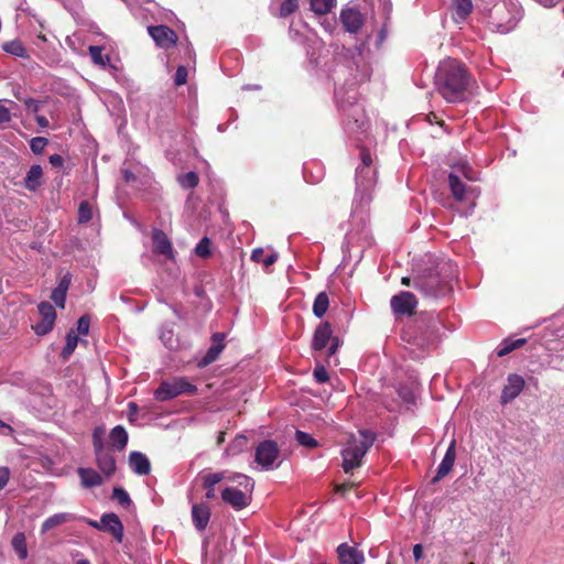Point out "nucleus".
I'll return each mask as SVG.
<instances>
[{"mask_svg": "<svg viewBox=\"0 0 564 564\" xmlns=\"http://www.w3.org/2000/svg\"><path fill=\"white\" fill-rule=\"evenodd\" d=\"M153 252L163 254L167 259L175 261V251L172 242L166 234L161 229H154L152 231Z\"/></svg>", "mask_w": 564, "mask_h": 564, "instance_id": "14", "label": "nucleus"}, {"mask_svg": "<svg viewBox=\"0 0 564 564\" xmlns=\"http://www.w3.org/2000/svg\"><path fill=\"white\" fill-rule=\"evenodd\" d=\"M449 188L457 200H463L465 198L466 187L465 184L460 181L459 176L455 173H451L448 175Z\"/></svg>", "mask_w": 564, "mask_h": 564, "instance_id": "29", "label": "nucleus"}, {"mask_svg": "<svg viewBox=\"0 0 564 564\" xmlns=\"http://www.w3.org/2000/svg\"><path fill=\"white\" fill-rule=\"evenodd\" d=\"M77 473L85 488H93L102 484V477L93 468L80 467Z\"/></svg>", "mask_w": 564, "mask_h": 564, "instance_id": "26", "label": "nucleus"}, {"mask_svg": "<svg viewBox=\"0 0 564 564\" xmlns=\"http://www.w3.org/2000/svg\"><path fill=\"white\" fill-rule=\"evenodd\" d=\"M212 241L208 237H204L195 247V254L200 258H207L210 256Z\"/></svg>", "mask_w": 564, "mask_h": 564, "instance_id": "42", "label": "nucleus"}, {"mask_svg": "<svg viewBox=\"0 0 564 564\" xmlns=\"http://www.w3.org/2000/svg\"><path fill=\"white\" fill-rule=\"evenodd\" d=\"M161 340L164 343V345L170 348V349H173L174 348V341H173V334L171 330L169 332H162L161 334Z\"/></svg>", "mask_w": 564, "mask_h": 564, "instance_id": "53", "label": "nucleus"}, {"mask_svg": "<svg viewBox=\"0 0 564 564\" xmlns=\"http://www.w3.org/2000/svg\"><path fill=\"white\" fill-rule=\"evenodd\" d=\"M43 170L39 164H34L30 167L24 178V186L29 191H36L42 184Z\"/></svg>", "mask_w": 564, "mask_h": 564, "instance_id": "25", "label": "nucleus"}, {"mask_svg": "<svg viewBox=\"0 0 564 564\" xmlns=\"http://www.w3.org/2000/svg\"><path fill=\"white\" fill-rule=\"evenodd\" d=\"M250 258L257 263H262L264 268H269L276 261L278 256L274 252L265 254L263 249L257 248L252 251Z\"/></svg>", "mask_w": 564, "mask_h": 564, "instance_id": "31", "label": "nucleus"}, {"mask_svg": "<svg viewBox=\"0 0 564 564\" xmlns=\"http://www.w3.org/2000/svg\"><path fill=\"white\" fill-rule=\"evenodd\" d=\"M471 78L465 67L456 59L442 62L435 75V85L440 95L448 102L466 99Z\"/></svg>", "mask_w": 564, "mask_h": 564, "instance_id": "1", "label": "nucleus"}, {"mask_svg": "<svg viewBox=\"0 0 564 564\" xmlns=\"http://www.w3.org/2000/svg\"><path fill=\"white\" fill-rule=\"evenodd\" d=\"M227 481L236 485L226 486L223 489V501L235 510L247 508L251 502L254 481L243 474L229 475Z\"/></svg>", "mask_w": 564, "mask_h": 564, "instance_id": "3", "label": "nucleus"}, {"mask_svg": "<svg viewBox=\"0 0 564 564\" xmlns=\"http://www.w3.org/2000/svg\"><path fill=\"white\" fill-rule=\"evenodd\" d=\"M299 8L297 0H285L280 7V17L286 18L294 13Z\"/></svg>", "mask_w": 564, "mask_h": 564, "instance_id": "46", "label": "nucleus"}, {"mask_svg": "<svg viewBox=\"0 0 564 564\" xmlns=\"http://www.w3.org/2000/svg\"><path fill=\"white\" fill-rule=\"evenodd\" d=\"M110 441L117 451H123L128 444V433L122 425H117L110 431Z\"/></svg>", "mask_w": 564, "mask_h": 564, "instance_id": "27", "label": "nucleus"}, {"mask_svg": "<svg viewBox=\"0 0 564 564\" xmlns=\"http://www.w3.org/2000/svg\"><path fill=\"white\" fill-rule=\"evenodd\" d=\"M3 50H4V52H7L11 55L18 56V57H28L25 47L18 40H13V41L4 43Z\"/></svg>", "mask_w": 564, "mask_h": 564, "instance_id": "34", "label": "nucleus"}, {"mask_svg": "<svg viewBox=\"0 0 564 564\" xmlns=\"http://www.w3.org/2000/svg\"><path fill=\"white\" fill-rule=\"evenodd\" d=\"M372 159L371 154L367 151H361V165L360 166H371Z\"/></svg>", "mask_w": 564, "mask_h": 564, "instance_id": "59", "label": "nucleus"}, {"mask_svg": "<svg viewBox=\"0 0 564 564\" xmlns=\"http://www.w3.org/2000/svg\"><path fill=\"white\" fill-rule=\"evenodd\" d=\"M24 104L25 106L29 108V109H32L34 112H37L39 109H40V104L37 100H34L32 98H28L24 100Z\"/></svg>", "mask_w": 564, "mask_h": 564, "instance_id": "60", "label": "nucleus"}, {"mask_svg": "<svg viewBox=\"0 0 564 564\" xmlns=\"http://www.w3.org/2000/svg\"><path fill=\"white\" fill-rule=\"evenodd\" d=\"M210 519V509L207 505L199 503V505H193L192 507V520L194 523V527L198 531H203L208 525Z\"/></svg>", "mask_w": 564, "mask_h": 564, "instance_id": "22", "label": "nucleus"}, {"mask_svg": "<svg viewBox=\"0 0 564 564\" xmlns=\"http://www.w3.org/2000/svg\"><path fill=\"white\" fill-rule=\"evenodd\" d=\"M413 286L425 296L437 297L446 292V281L440 278V272L433 269L415 275Z\"/></svg>", "mask_w": 564, "mask_h": 564, "instance_id": "5", "label": "nucleus"}, {"mask_svg": "<svg viewBox=\"0 0 564 564\" xmlns=\"http://www.w3.org/2000/svg\"><path fill=\"white\" fill-rule=\"evenodd\" d=\"M74 520L72 513L62 512L48 517L42 524L41 532L46 533L51 529Z\"/></svg>", "mask_w": 564, "mask_h": 564, "instance_id": "28", "label": "nucleus"}, {"mask_svg": "<svg viewBox=\"0 0 564 564\" xmlns=\"http://www.w3.org/2000/svg\"><path fill=\"white\" fill-rule=\"evenodd\" d=\"M471 0H452V17L456 23L464 22L473 11Z\"/></svg>", "mask_w": 564, "mask_h": 564, "instance_id": "24", "label": "nucleus"}, {"mask_svg": "<svg viewBox=\"0 0 564 564\" xmlns=\"http://www.w3.org/2000/svg\"><path fill=\"white\" fill-rule=\"evenodd\" d=\"M279 457V448L272 441H264L256 449V462L263 469H271Z\"/></svg>", "mask_w": 564, "mask_h": 564, "instance_id": "9", "label": "nucleus"}, {"mask_svg": "<svg viewBox=\"0 0 564 564\" xmlns=\"http://www.w3.org/2000/svg\"><path fill=\"white\" fill-rule=\"evenodd\" d=\"M521 18V10L516 3L510 2L507 4L503 2L501 4L495 6L490 14L489 23L492 30L501 34H506L517 26Z\"/></svg>", "mask_w": 564, "mask_h": 564, "instance_id": "4", "label": "nucleus"}, {"mask_svg": "<svg viewBox=\"0 0 564 564\" xmlns=\"http://www.w3.org/2000/svg\"><path fill=\"white\" fill-rule=\"evenodd\" d=\"M339 564H362L364 555L354 546L340 544L337 549Z\"/></svg>", "mask_w": 564, "mask_h": 564, "instance_id": "20", "label": "nucleus"}, {"mask_svg": "<svg viewBox=\"0 0 564 564\" xmlns=\"http://www.w3.org/2000/svg\"><path fill=\"white\" fill-rule=\"evenodd\" d=\"M90 319L87 315L79 317L77 321V332L82 335H87L89 332Z\"/></svg>", "mask_w": 564, "mask_h": 564, "instance_id": "52", "label": "nucleus"}, {"mask_svg": "<svg viewBox=\"0 0 564 564\" xmlns=\"http://www.w3.org/2000/svg\"><path fill=\"white\" fill-rule=\"evenodd\" d=\"M376 441V434L370 430H359L351 434L343 447L340 455L345 473H351L362 464V459Z\"/></svg>", "mask_w": 564, "mask_h": 564, "instance_id": "2", "label": "nucleus"}, {"mask_svg": "<svg viewBox=\"0 0 564 564\" xmlns=\"http://www.w3.org/2000/svg\"><path fill=\"white\" fill-rule=\"evenodd\" d=\"M35 121L40 128H47L50 124L48 119L44 116H36Z\"/></svg>", "mask_w": 564, "mask_h": 564, "instance_id": "62", "label": "nucleus"}, {"mask_svg": "<svg viewBox=\"0 0 564 564\" xmlns=\"http://www.w3.org/2000/svg\"><path fill=\"white\" fill-rule=\"evenodd\" d=\"M10 477V470L7 467H0V490L8 484Z\"/></svg>", "mask_w": 564, "mask_h": 564, "instance_id": "54", "label": "nucleus"}, {"mask_svg": "<svg viewBox=\"0 0 564 564\" xmlns=\"http://www.w3.org/2000/svg\"><path fill=\"white\" fill-rule=\"evenodd\" d=\"M369 123L365 120L360 121L358 119L355 120V122H347L346 123V130L349 133L357 134V139L361 140L360 134H364L368 129Z\"/></svg>", "mask_w": 564, "mask_h": 564, "instance_id": "39", "label": "nucleus"}, {"mask_svg": "<svg viewBox=\"0 0 564 564\" xmlns=\"http://www.w3.org/2000/svg\"><path fill=\"white\" fill-rule=\"evenodd\" d=\"M129 466L139 476H147L151 471V463L141 452L133 451L129 454Z\"/></svg>", "mask_w": 564, "mask_h": 564, "instance_id": "18", "label": "nucleus"}, {"mask_svg": "<svg viewBox=\"0 0 564 564\" xmlns=\"http://www.w3.org/2000/svg\"><path fill=\"white\" fill-rule=\"evenodd\" d=\"M413 557L416 562L421 561L423 557V546L422 544H415L413 546Z\"/></svg>", "mask_w": 564, "mask_h": 564, "instance_id": "58", "label": "nucleus"}, {"mask_svg": "<svg viewBox=\"0 0 564 564\" xmlns=\"http://www.w3.org/2000/svg\"><path fill=\"white\" fill-rule=\"evenodd\" d=\"M122 174H123V177L127 182H131V181H134V175L132 172H130L129 170H122Z\"/></svg>", "mask_w": 564, "mask_h": 564, "instance_id": "64", "label": "nucleus"}, {"mask_svg": "<svg viewBox=\"0 0 564 564\" xmlns=\"http://www.w3.org/2000/svg\"><path fill=\"white\" fill-rule=\"evenodd\" d=\"M47 145V139L43 137H35L30 141V149L34 154H41Z\"/></svg>", "mask_w": 564, "mask_h": 564, "instance_id": "48", "label": "nucleus"}, {"mask_svg": "<svg viewBox=\"0 0 564 564\" xmlns=\"http://www.w3.org/2000/svg\"><path fill=\"white\" fill-rule=\"evenodd\" d=\"M95 452H96V462L98 468L101 473L110 477L116 471V459L115 457L107 451H104L100 442L95 443Z\"/></svg>", "mask_w": 564, "mask_h": 564, "instance_id": "15", "label": "nucleus"}, {"mask_svg": "<svg viewBox=\"0 0 564 564\" xmlns=\"http://www.w3.org/2000/svg\"><path fill=\"white\" fill-rule=\"evenodd\" d=\"M37 311L41 316V321L33 325L32 328L36 335L44 336L53 329L56 321V312L54 306L48 302L40 303Z\"/></svg>", "mask_w": 564, "mask_h": 564, "instance_id": "8", "label": "nucleus"}, {"mask_svg": "<svg viewBox=\"0 0 564 564\" xmlns=\"http://www.w3.org/2000/svg\"><path fill=\"white\" fill-rule=\"evenodd\" d=\"M93 218V210L88 202H82L78 207V221L88 223Z\"/></svg>", "mask_w": 564, "mask_h": 564, "instance_id": "44", "label": "nucleus"}, {"mask_svg": "<svg viewBox=\"0 0 564 564\" xmlns=\"http://www.w3.org/2000/svg\"><path fill=\"white\" fill-rule=\"evenodd\" d=\"M329 306L328 295L325 292H319L313 304V313L316 317L321 318L325 315Z\"/></svg>", "mask_w": 564, "mask_h": 564, "instance_id": "30", "label": "nucleus"}, {"mask_svg": "<svg viewBox=\"0 0 564 564\" xmlns=\"http://www.w3.org/2000/svg\"><path fill=\"white\" fill-rule=\"evenodd\" d=\"M525 341L527 340L524 338L506 339L500 344L497 355L499 357L506 356V355L510 354L511 351H513L514 349L524 345Z\"/></svg>", "mask_w": 564, "mask_h": 564, "instance_id": "33", "label": "nucleus"}, {"mask_svg": "<svg viewBox=\"0 0 564 564\" xmlns=\"http://www.w3.org/2000/svg\"><path fill=\"white\" fill-rule=\"evenodd\" d=\"M72 276L69 273H66L59 281L58 285L56 286L59 290L68 291L69 284H70Z\"/></svg>", "mask_w": 564, "mask_h": 564, "instance_id": "55", "label": "nucleus"}, {"mask_svg": "<svg viewBox=\"0 0 564 564\" xmlns=\"http://www.w3.org/2000/svg\"><path fill=\"white\" fill-rule=\"evenodd\" d=\"M11 100L0 99V128L11 120V107H15Z\"/></svg>", "mask_w": 564, "mask_h": 564, "instance_id": "35", "label": "nucleus"}, {"mask_svg": "<svg viewBox=\"0 0 564 564\" xmlns=\"http://www.w3.org/2000/svg\"><path fill=\"white\" fill-rule=\"evenodd\" d=\"M89 54L97 65L106 66L109 63V57L102 54V47L100 46H89Z\"/></svg>", "mask_w": 564, "mask_h": 564, "instance_id": "40", "label": "nucleus"}, {"mask_svg": "<svg viewBox=\"0 0 564 564\" xmlns=\"http://www.w3.org/2000/svg\"><path fill=\"white\" fill-rule=\"evenodd\" d=\"M187 68L183 65L178 66L174 76V84L176 86H183L187 82Z\"/></svg>", "mask_w": 564, "mask_h": 564, "instance_id": "50", "label": "nucleus"}, {"mask_svg": "<svg viewBox=\"0 0 564 564\" xmlns=\"http://www.w3.org/2000/svg\"><path fill=\"white\" fill-rule=\"evenodd\" d=\"M341 91H343V88H336L335 89V96H336L337 102L340 104V107L345 110V104L346 102L349 104L350 106H352V104L345 99V97H344Z\"/></svg>", "mask_w": 564, "mask_h": 564, "instance_id": "57", "label": "nucleus"}, {"mask_svg": "<svg viewBox=\"0 0 564 564\" xmlns=\"http://www.w3.org/2000/svg\"><path fill=\"white\" fill-rule=\"evenodd\" d=\"M100 527H102L104 531L110 532L118 543L122 542L123 524L116 513L102 514L100 518Z\"/></svg>", "mask_w": 564, "mask_h": 564, "instance_id": "17", "label": "nucleus"}, {"mask_svg": "<svg viewBox=\"0 0 564 564\" xmlns=\"http://www.w3.org/2000/svg\"><path fill=\"white\" fill-rule=\"evenodd\" d=\"M197 391L196 386L192 384L184 378H174L171 381L162 382L154 392L158 401H167L180 394H194Z\"/></svg>", "mask_w": 564, "mask_h": 564, "instance_id": "6", "label": "nucleus"}, {"mask_svg": "<svg viewBox=\"0 0 564 564\" xmlns=\"http://www.w3.org/2000/svg\"><path fill=\"white\" fill-rule=\"evenodd\" d=\"M112 498L123 507H129L131 505V499L123 488H115L112 491Z\"/></svg>", "mask_w": 564, "mask_h": 564, "instance_id": "45", "label": "nucleus"}, {"mask_svg": "<svg viewBox=\"0 0 564 564\" xmlns=\"http://www.w3.org/2000/svg\"><path fill=\"white\" fill-rule=\"evenodd\" d=\"M524 379L519 375H509L507 378V384L503 387L500 402L502 404H508L512 400H514L524 388Z\"/></svg>", "mask_w": 564, "mask_h": 564, "instance_id": "13", "label": "nucleus"}, {"mask_svg": "<svg viewBox=\"0 0 564 564\" xmlns=\"http://www.w3.org/2000/svg\"><path fill=\"white\" fill-rule=\"evenodd\" d=\"M148 32L155 44L161 48L173 47L177 42L176 33L166 25L149 26Z\"/></svg>", "mask_w": 564, "mask_h": 564, "instance_id": "10", "label": "nucleus"}, {"mask_svg": "<svg viewBox=\"0 0 564 564\" xmlns=\"http://www.w3.org/2000/svg\"><path fill=\"white\" fill-rule=\"evenodd\" d=\"M367 78H368V68L366 67V65L362 64V73H361L360 77L355 76L351 85H354L358 82L366 80Z\"/></svg>", "mask_w": 564, "mask_h": 564, "instance_id": "61", "label": "nucleus"}, {"mask_svg": "<svg viewBox=\"0 0 564 564\" xmlns=\"http://www.w3.org/2000/svg\"><path fill=\"white\" fill-rule=\"evenodd\" d=\"M224 338H225V334H223V333H216L213 335V344L209 347V349L207 350L204 358L202 359L200 365L207 366V365L214 362L218 358V356L220 355V352L223 351V349L225 347V345L223 344Z\"/></svg>", "mask_w": 564, "mask_h": 564, "instance_id": "23", "label": "nucleus"}, {"mask_svg": "<svg viewBox=\"0 0 564 564\" xmlns=\"http://www.w3.org/2000/svg\"><path fill=\"white\" fill-rule=\"evenodd\" d=\"M340 21L344 29L351 34L357 33L364 24L361 13L352 8H346L341 10Z\"/></svg>", "mask_w": 564, "mask_h": 564, "instance_id": "16", "label": "nucleus"}, {"mask_svg": "<svg viewBox=\"0 0 564 564\" xmlns=\"http://www.w3.org/2000/svg\"><path fill=\"white\" fill-rule=\"evenodd\" d=\"M178 183L184 188H194L198 184V176L195 172H187L178 176Z\"/></svg>", "mask_w": 564, "mask_h": 564, "instance_id": "41", "label": "nucleus"}, {"mask_svg": "<svg viewBox=\"0 0 564 564\" xmlns=\"http://www.w3.org/2000/svg\"><path fill=\"white\" fill-rule=\"evenodd\" d=\"M66 291L59 290L55 288L52 292L51 299L56 304V306L64 308L66 301Z\"/></svg>", "mask_w": 564, "mask_h": 564, "instance_id": "49", "label": "nucleus"}, {"mask_svg": "<svg viewBox=\"0 0 564 564\" xmlns=\"http://www.w3.org/2000/svg\"><path fill=\"white\" fill-rule=\"evenodd\" d=\"M390 304L393 313L399 315H412L417 301L414 294L403 291L392 296Z\"/></svg>", "mask_w": 564, "mask_h": 564, "instance_id": "11", "label": "nucleus"}, {"mask_svg": "<svg viewBox=\"0 0 564 564\" xmlns=\"http://www.w3.org/2000/svg\"><path fill=\"white\" fill-rule=\"evenodd\" d=\"M311 9L316 14H326L335 6V0H310Z\"/></svg>", "mask_w": 564, "mask_h": 564, "instance_id": "37", "label": "nucleus"}, {"mask_svg": "<svg viewBox=\"0 0 564 564\" xmlns=\"http://www.w3.org/2000/svg\"><path fill=\"white\" fill-rule=\"evenodd\" d=\"M454 169H456L457 172L462 173L469 181L477 180L476 173L473 171V169L469 166V164L465 161L455 164Z\"/></svg>", "mask_w": 564, "mask_h": 564, "instance_id": "47", "label": "nucleus"}, {"mask_svg": "<svg viewBox=\"0 0 564 564\" xmlns=\"http://www.w3.org/2000/svg\"><path fill=\"white\" fill-rule=\"evenodd\" d=\"M229 474L227 471L209 473L203 476V487L206 489V499H214L216 497L215 486L224 480H228Z\"/></svg>", "mask_w": 564, "mask_h": 564, "instance_id": "21", "label": "nucleus"}, {"mask_svg": "<svg viewBox=\"0 0 564 564\" xmlns=\"http://www.w3.org/2000/svg\"><path fill=\"white\" fill-rule=\"evenodd\" d=\"M313 376L318 383H325L329 379L328 373L323 366L316 367L313 371Z\"/></svg>", "mask_w": 564, "mask_h": 564, "instance_id": "51", "label": "nucleus"}, {"mask_svg": "<svg viewBox=\"0 0 564 564\" xmlns=\"http://www.w3.org/2000/svg\"><path fill=\"white\" fill-rule=\"evenodd\" d=\"M12 547L18 554L19 558L25 560L28 557L26 539L24 533H17L11 541Z\"/></svg>", "mask_w": 564, "mask_h": 564, "instance_id": "32", "label": "nucleus"}, {"mask_svg": "<svg viewBox=\"0 0 564 564\" xmlns=\"http://www.w3.org/2000/svg\"><path fill=\"white\" fill-rule=\"evenodd\" d=\"M376 185V170L372 166H358L356 169V191L362 196Z\"/></svg>", "mask_w": 564, "mask_h": 564, "instance_id": "12", "label": "nucleus"}, {"mask_svg": "<svg viewBox=\"0 0 564 564\" xmlns=\"http://www.w3.org/2000/svg\"><path fill=\"white\" fill-rule=\"evenodd\" d=\"M78 336L74 333V330H70L67 335H66V344L62 350V357L64 359H68L69 356L74 352L75 348L77 347V344H78Z\"/></svg>", "mask_w": 564, "mask_h": 564, "instance_id": "36", "label": "nucleus"}, {"mask_svg": "<svg viewBox=\"0 0 564 564\" xmlns=\"http://www.w3.org/2000/svg\"><path fill=\"white\" fill-rule=\"evenodd\" d=\"M48 161L50 163L54 166V167H62L64 165V159L62 155L59 154H52L50 158H48Z\"/></svg>", "mask_w": 564, "mask_h": 564, "instance_id": "56", "label": "nucleus"}, {"mask_svg": "<svg viewBox=\"0 0 564 564\" xmlns=\"http://www.w3.org/2000/svg\"><path fill=\"white\" fill-rule=\"evenodd\" d=\"M358 56H352V62H354V65L357 67V69L360 68L361 66V62H362V56H361V50L360 47L357 48V53H356Z\"/></svg>", "mask_w": 564, "mask_h": 564, "instance_id": "63", "label": "nucleus"}, {"mask_svg": "<svg viewBox=\"0 0 564 564\" xmlns=\"http://www.w3.org/2000/svg\"><path fill=\"white\" fill-rule=\"evenodd\" d=\"M455 459H456L455 441H453L449 444L441 464L438 465L436 476L433 478V482H437L438 480H441L442 478H444L445 476L448 475V473L452 470V468L454 466Z\"/></svg>", "mask_w": 564, "mask_h": 564, "instance_id": "19", "label": "nucleus"}, {"mask_svg": "<svg viewBox=\"0 0 564 564\" xmlns=\"http://www.w3.org/2000/svg\"><path fill=\"white\" fill-rule=\"evenodd\" d=\"M248 440L243 435H238L235 440L229 444L226 449L227 455H237L238 453L245 451L247 447Z\"/></svg>", "mask_w": 564, "mask_h": 564, "instance_id": "38", "label": "nucleus"}, {"mask_svg": "<svg viewBox=\"0 0 564 564\" xmlns=\"http://www.w3.org/2000/svg\"><path fill=\"white\" fill-rule=\"evenodd\" d=\"M295 440L304 447L313 448L317 446L316 440L308 433L296 431Z\"/></svg>", "mask_w": 564, "mask_h": 564, "instance_id": "43", "label": "nucleus"}, {"mask_svg": "<svg viewBox=\"0 0 564 564\" xmlns=\"http://www.w3.org/2000/svg\"><path fill=\"white\" fill-rule=\"evenodd\" d=\"M330 341L328 355H334L339 346L338 338L333 337V329L328 322H324L317 326L314 333L312 347L314 350H323Z\"/></svg>", "mask_w": 564, "mask_h": 564, "instance_id": "7", "label": "nucleus"}]
</instances>
